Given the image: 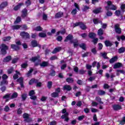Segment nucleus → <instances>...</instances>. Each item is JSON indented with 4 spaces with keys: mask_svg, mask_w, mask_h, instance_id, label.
<instances>
[{
    "mask_svg": "<svg viewBox=\"0 0 125 125\" xmlns=\"http://www.w3.org/2000/svg\"><path fill=\"white\" fill-rule=\"evenodd\" d=\"M107 6L105 7V9H106V10L108 11L109 9H111V10H116L117 9V7L115 6V5H113L111 1H107Z\"/></svg>",
    "mask_w": 125,
    "mask_h": 125,
    "instance_id": "1",
    "label": "nucleus"
},
{
    "mask_svg": "<svg viewBox=\"0 0 125 125\" xmlns=\"http://www.w3.org/2000/svg\"><path fill=\"white\" fill-rule=\"evenodd\" d=\"M17 96H18V94H17V93L15 92V93H13L11 98H10V95H9V94H7V95L4 96L3 97V98L4 99H6L7 100L8 99H13L14 98H16V97H17Z\"/></svg>",
    "mask_w": 125,
    "mask_h": 125,
    "instance_id": "2",
    "label": "nucleus"
},
{
    "mask_svg": "<svg viewBox=\"0 0 125 125\" xmlns=\"http://www.w3.org/2000/svg\"><path fill=\"white\" fill-rule=\"evenodd\" d=\"M67 110L66 109H63L62 110V114H64L62 116V119H65V122H68L69 121V118L68 116H69V113L66 112Z\"/></svg>",
    "mask_w": 125,
    "mask_h": 125,
    "instance_id": "3",
    "label": "nucleus"
},
{
    "mask_svg": "<svg viewBox=\"0 0 125 125\" xmlns=\"http://www.w3.org/2000/svg\"><path fill=\"white\" fill-rule=\"evenodd\" d=\"M2 79L3 80L0 83V85L1 86L2 85H4V84H7L8 82L7 81H6V80L8 79V76H7L6 74H4L2 77Z\"/></svg>",
    "mask_w": 125,
    "mask_h": 125,
    "instance_id": "4",
    "label": "nucleus"
},
{
    "mask_svg": "<svg viewBox=\"0 0 125 125\" xmlns=\"http://www.w3.org/2000/svg\"><path fill=\"white\" fill-rule=\"evenodd\" d=\"M1 53L2 54H6V50L8 49V47L5 45V44H2L0 47Z\"/></svg>",
    "mask_w": 125,
    "mask_h": 125,
    "instance_id": "5",
    "label": "nucleus"
},
{
    "mask_svg": "<svg viewBox=\"0 0 125 125\" xmlns=\"http://www.w3.org/2000/svg\"><path fill=\"white\" fill-rule=\"evenodd\" d=\"M12 29L13 30H18V29H20L21 28H22L23 30H27V26L23 25H14L12 27Z\"/></svg>",
    "mask_w": 125,
    "mask_h": 125,
    "instance_id": "6",
    "label": "nucleus"
},
{
    "mask_svg": "<svg viewBox=\"0 0 125 125\" xmlns=\"http://www.w3.org/2000/svg\"><path fill=\"white\" fill-rule=\"evenodd\" d=\"M74 27H77V26H80V28L82 30H85L86 29V26L85 24H83V22H77L74 24Z\"/></svg>",
    "mask_w": 125,
    "mask_h": 125,
    "instance_id": "7",
    "label": "nucleus"
},
{
    "mask_svg": "<svg viewBox=\"0 0 125 125\" xmlns=\"http://www.w3.org/2000/svg\"><path fill=\"white\" fill-rule=\"evenodd\" d=\"M23 119H24L25 122H27V123H29V122H30L31 121V119L30 118V115L27 113H24L23 115Z\"/></svg>",
    "mask_w": 125,
    "mask_h": 125,
    "instance_id": "8",
    "label": "nucleus"
},
{
    "mask_svg": "<svg viewBox=\"0 0 125 125\" xmlns=\"http://www.w3.org/2000/svg\"><path fill=\"white\" fill-rule=\"evenodd\" d=\"M21 36L22 37L23 39H29L30 35L29 33L26 32H21L20 34Z\"/></svg>",
    "mask_w": 125,
    "mask_h": 125,
    "instance_id": "9",
    "label": "nucleus"
},
{
    "mask_svg": "<svg viewBox=\"0 0 125 125\" xmlns=\"http://www.w3.org/2000/svg\"><path fill=\"white\" fill-rule=\"evenodd\" d=\"M29 96L30 97V99H32V100H36L37 99V97L36 96H33L34 94H35V91L31 90L29 93Z\"/></svg>",
    "mask_w": 125,
    "mask_h": 125,
    "instance_id": "10",
    "label": "nucleus"
},
{
    "mask_svg": "<svg viewBox=\"0 0 125 125\" xmlns=\"http://www.w3.org/2000/svg\"><path fill=\"white\" fill-rule=\"evenodd\" d=\"M115 30L117 34H121L122 33V29L120 28V25L116 24L115 25Z\"/></svg>",
    "mask_w": 125,
    "mask_h": 125,
    "instance_id": "11",
    "label": "nucleus"
},
{
    "mask_svg": "<svg viewBox=\"0 0 125 125\" xmlns=\"http://www.w3.org/2000/svg\"><path fill=\"white\" fill-rule=\"evenodd\" d=\"M123 67V64L121 62H117L114 65V69H117L118 68H121Z\"/></svg>",
    "mask_w": 125,
    "mask_h": 125,
    "instance_id": "12",
    "label": "nucleus"
},
{
    "mask_svg": "<svg viewBox=\"0 0 125 125\" xmlns=\"http://www.w3.org/2000/svg\"><path fill=\"white\" fill-rule=\"evenodd\" d=\"M72 89V87L69 85H65L63 86V90H67V91H70Z\"/></svg>",
    "mask_w": 125,
    "mask_h": 125,
    "instance_id": "13",
    "label": "nucleus"
},
{
    "mask_svg": "<svg viewBox=\"0 0 125 125\" xmlns=\"http://www.w3.org/2000/svg\"><path fill=\"white\" fill-rule=\"evenodd\" d=\"M6 6H7V2H4L2 3L0 5V10H1V9H3V8H4V7H6Z\"/></svg>",
    "mask_w": 125,
    "mask_h": 125,
    "instance_id": "14",
    "label": "nucleus"
},
{
    "mask_svg": "<svg viewBox=\"0 0 125 125\" xmlns=\"http://www.w3.org/2000/svg\"><path fill=\"white\" fill-rule=\"evenodd\" d=\"M72 39H73V36L70 34L66 37L65 40H64V42H68V41H70V42H72Z\"/></svg>",
    "mask_w": 125,
    "mask_h": 125,
    "instance_id": "15",
    "label": "nucleus"
},
{
    "mask_svg": "<svg viewBox=\"0 0 125 125\" xmlns=\"http://www.w3.org/2000/svg\"><path fill=\"white\" fill-rule=\"evenodd\" d=\"M62 16H63V12H59L55 15L56 18H59Z\"/></svg>",
    "mask_w": 125,
    "mask_h": 125,
    "instance_id": "16",
    "label": "nucleus"
},
{
    "mask_svg": "<svg viewBox=\"0 0 125 125\" xmlns=\"http://www.w3.org/2000/svg\"><path fill=\"white\" fill-rule=\"evenodd\" d=\"M28 14V13L27 12V9H24L22 10V13L21 16L22 17H26L27 16V15Z\"/></svg>",
    "mask_w": 125,
    "mask_h": 125,
    "instance_id": "17",
    "label": "nucleus"
},
{
    "mask_svg": "<svg viewBox=\"0 0 125 125\" xmlns=\"http://www.w3.org/2000/svg\"><path fill=\"white\" fill-rule=\"evenodd\" d=\"M31 45L33 47H36L38 46V42L34 40L31 42Z\"/></svg>",
    "mask_w": 125,
    "mask_h": 125,
    "instance_id": "18",
    "label": "nucleus"
},
{
    "mask_svg": "<svg viewBox=\"0 0 125 125\" xmlns=\"http://www.w3.org/2000/svg\"><path fill=\"white\" fill-rule=\"evenodd\" d=\"M113 108L114 110H121L122 109V107H121L120 105L115 104L113 105Z\"/></svg>",
    "mask_w": 125,
    "mask_h": 125,
    "instance_id": "19",
    "label": "nucleus"
},
{
    "mask_svg": "<svg viewBox=\"0 0 125 125\" xmlns=\"http://www.w3.org/2000/svg\"><path fill=\"white\" fill-rule=\"evenodd\" d=\"M117 60H118V57L115 56L109 61V62L110 63H114V62H116Z\"/></svg>",
    "mask_w": 125,
    "mask_h": 125,
    "instance_id": "20",
    "label": "nucleus"
},
{
    "mask_svg": "<svg viewBox=\"0 0 125 125\" xmlns=\"http://www.w3.org/2000/svg\"><path fill=\"white\" fill-rule=\"evenodd\" d=\"M93 12L95 14H97L98 13H100V12H101V8H99L94 10L93 11Z\"/></svg>",
    "mask_w": 125,
    "mask_h": 125,
    "instance_id": "21",
    "label": "nucleus"
},
{
    "mask_svg": "<svg viewBox=\"0 0 125 125\" xmlns=\"http://www.w3.org/2000/svg\"><path fill=\"white\" fill-rule=\"evenodd\" d=\"M22 5H23V3H22L19 4L18 5L15 6V7L14 8V10H18V9H19V8H20L21 7V6H22Z\"/></svg>",
    "mask_w": 125,
    "mask_h": 125,
    "instance_id": "22",
    "label": "nucleus"
},
{
    "mask_svg": "<svg viewBox=\"0 0 125 125\" xmlns=\"http://www.w3.org/2000/svg\"><path fill=\"white\" fill-rule=\"evenodd\" d=\"M11 48L14 49V50H18L19 49V46H16L15 44H12L11 45Z\"/></svg>",
    "mask_w": 125,
    "mask_h": 125,
    "instance_id": "23",
    "label": "nucleus"
},
{
    "mask_svg": "<svg viewBox=\"0 0 125 125\" xmlns=\"http://www.w3.org/2000/svg\"><path fill=\"white\" fill-rule=\"evenodd\" d=\"M38 83V80H35V79H31V80L29 81V84L30 85H31V84H33V83Z\"/></svg>",
    "mask_w": 125,
    "mask_h": 125,
    "instance_id": "24",
    "label": "nucleus"
},
{
    "mask_svg": "<svg viewBox=\"0 0 125 125\" xmlns=\"http://www.w3.org/2000/svg\"><path fill=\"white\" fill-rule=\"evenodd\" d=\"M60 50H61V47H59L56 48L53 51L52 53H53V54L57 53V52L60 51Z\"/></svg>",
    "mask_w": 125,
    "mask_h": 125,
    "instance_id": "25",
    "label": "nucleus"
},
{
    "mask_svg": "<svg viewBox=\"0 0 125 125\" xmlns=\"http://www.w3.org/2000/svg\"><path fill=\"white\" fill-rule=\"evenodd\" d=\"M18 82L21 83V87H23L24 85H23V78H20L18 79Z\"/></svg>",
    "mask_w": 125,
    "mask_h": 125,
    "instance_id": "26",
    "label": "nucleus"
},
{
    "mask_svg": "<svg viewBox=\"0 0 125 125\" xmlns=\"http://www.w3.org/2000/svg\"><path fill=\"white\" fill-rule=\"evenodd\" d=\"M104 33V31H103V29L102 28H100L98 31V36H102Z\"/></svg>",
    "mask_w": 125,
    "mask_h": 125,
    "instance_id": "27",
    "label": "nucleus"
},
{
    "mask_svg": "<svg viewBox=\"0 0 125 125\" xmlns=\"http://www.w3.org/2000/svg\"><path fill=\"white\" fill-rule=\"evenodd\" d=\"M16 74H15L13 76L14 80H16V79H18V75H20V73L18 72L17 70L16 71Z\"/></svg>",
    "mask_w": 125,
    "mask_h": 125,
    "instance_id": "28",
    "label": "nucleus"
},
{
    "mask_svg": "<svg viewBox=\"0 0 125 125\" xmlns=\"http://www.w3.org/2000/svg\"><path fill=\"white\" fill-rule=\"evenodd\" d=\"M11 60V56H8L6 57L5 59L3 60V62H8Z\"/></svg>",
    "mask_w": 125,
    "mask_h": 125,
    "instance_id": "29",
    "label": "nucleus"
},
{
    "mask_svg": "<svg viewBox=\"0 0 125 125\" xmlns=\"http://www.w3.org/2000/svg\"><path fill=\"white\" fill-rule=\"evenodd\" d=\"M47 65H48V62H43L42 63H40L41 67H46Z\"/></svg>",
    "mask_w": 125,
    "mask_h": 125,
    "instance_id": "30",
    "label": "nucleus"
},
{
    "mask_svg": "<svg viewBox=\"0 0 125 125\" xmlns=\"http://www.w3.org/2000/svg\"><path fill=\"white\" fill-rule=\"evenodd\" d=\"M96 36V34L94 33H90L89 34V37L91 39H94V38H95Z\"/></svg>",
    "mask_w": 125,
    "mask_h": 125,
    "instance_id": "31",
    "label": "nucleus"
},
{
    "mask_svg": "<svg viewBox=\"0 0 125 125\" xmlns=\"http://www.w3.org/2000/svg\"><path fill=\"white\" fill-rule=\"evenodd\" d=\"M104 43L106 46H111L112 45V42L109 41H106Z\"/></svg>",
    "mask_w": 125,
    "mask_h": 125,
    "instance_id": "32",
    "label": "nucleus"
},
{
    "mask_svg": "<svg viewBox=\"0 0 125 125\" xmlns=\"http://www.w3.org/2000/svg\"><path fill=\"white\" fill-rule=\"evenodd\" d=\"M3 42H8V41H10L11 40V37L8 36L4 37L2 39Z\"/></svg>",
    "mask_w": 125,
    "mask_h": 125,
    "instance_id": "33",
    "label": "nucleus"
},
{
    "mask_svg": "<svg viewBox=\"0 0 125 125\" xmlns=\"http://www.w3.org/2000/svg\"><path fill=\"white\" fill-rule=\"evenodd\" d=\"M20 22H21V18H20V17H18L14 22V24H18Z\"/></svg>",
    "mask_w": 125,
    "mask_h": 125,
    "instance_id": "34",
    "label": "nucleus"
},
{
    "mask_svg": "<svg viewBox=\"0 0 125 125\" xmlns=\"http://www.w3.org/2000/svg\"><path fill=\"white\" fill-rule=\"evenodd\" d=\"M33 72V69L31 68L30 70L26 74L27 77H31L32 76V72Z\"/></svg>",
    "mask_w": 125,
    "mask_h": 125,
    "instance_id": "35",
    "label": "nucleus"
},
{
    "mask_svg": "<svg viewBox=\"0 0 125 125\" xmlns=\"http://www.w3.org/2000/svg\"><path fill=\"white\" fill-rule=\"evenodd\" d=\"M40 59V57H35L34 58H32L31 59H30L31 61H32V62H35V61H37V60H39Z\"/></svg>",
    "mask_w": 125,
    "mask_h": 125,
    "instance_id": "36",
    "label": "nucleus"
},
{
    "mask_svg": "<svg viewBox=\"0 0 125 125\" xmlns=\"http://www.w3.org/2000/svg\"><path fill=\"white\" fill-rule=\"evenodd\" d=\"M65 33H66V31L65 30V29H63L62 31H58L57 32V36L60 35V34H61V35H64V34H65Z\"/></svg>",
    "mask_w": 125,
    "mask_h": 125,
    "instance_id": "37",
    "label": "nucleus"
},
{
    "mask_svg": "<svg viewBox=\"0 0 125 125\" xmlns=\"http://www.w3.org/2000/svg\"><path fill=\"white\" fill-rule=\"evenodd\" d=\"M121 39L122 41L125 40V36H124V35H122L121 37L117 36V40H118V41H120L121 40Z\"/></svg>",
    "mask_w": 125,
    "mask_h": 125,
    "instance_id": "38",
    "label": "nucleus"
},
{
    "mask_svg": "<svg viewBox=\"0 0 125 125\" xmlns=\"http://www.w3.org/2000/svg\"><path fill=\"white\" fill-rule=\"evenodd\" d=\"M125 48L124 47L120 48L118 50V52L119 53H123V52H125Z\"/></svg>",
    "mask_w": 125,
    "mask_h": 125,
    "instance_id": "39",
    "label": "nucleus"
},
{
    "mask_svg": "<svg viewBox=\"0 0 125 125\" xmlns=\"http://www.w3.org/2000/svg\"><path fill=\"white\" fill-rule=\"evenodd\" d=\"M66 82L68 83H72L73 82H74V80H73L72 78H68L66 79Z\"/></svg>",
    "mask_w": 125,
    "mask_h": 125,
    "instance_id": "40",
    "label": "nucleus"
},
{
    "mask_svg": "<svg viewBox=\"0 0 125 125\" xmlns=\"http://www.w3.org/2000/svg\"><path fill=\"white\" fill-rule=\"evenodd\" d=\"M39 36L40 38H45V37H46V34L44 33H40Z\"/></svg>",
    "mask_w": 125,
    "mask_h": 125,
    "instance_id": "41",
    "label": "nucleus"
},
{
    "mask_svg": "<svg viewBox=\"0 0 125 125\" xmlns=\"http://www.w3.org/2000/svg\"><path fill=\"white\" fill-rule=\"evenodd\" d=\"M59 95V94L57 92H53V93L51 94V96L52 97H58Z\"/></svg>",
    "mask_w": 125,
    "mask_h": 125,
    "instance_id": "42",
    "label": "nucleus"
},
{
    "mask_svg": "<svg viewBox=\"0 0 125 125\" xmlns=\"http://www.w3.org/2000/svg\"><path fill=\"white\" fill-rule=\"evenodd\" d=\"M96 101L99 102V103H100V104H103V102H101V98H100V97H96Z\"/></svg>",
    "mask_w": 125,
    "mask_h": 125,
    "instance_id": "43",
    "label": "nucleus"
},
{
    "mask_svg": "<svg viewBox=\"0 0 125 125\" xmlns=\"http://www.w3.org/2000/svg\"><path fill=\"white\" fill-rule=\"evenodd\" d=\"M35 31H41L42 30V28L41 26H37L35 29Z\"/></svg>",
    "mask_w": 125,
    "mask_h": 125,
    "instance_id": "44",
    "label": "nucleus"
},
{
    "mask_svg": "<svg viewBox=\"0 0 125 125\" xmlns=\"http://www.w3.org/2000/svg\"><path fill=\"white\" fill-rule=\"evenodd\" d=\"M74 47H78L79 46V43H78V41L76 40L73 42Z\"/></svg>",
    "mask_w": 125,
    "mask_h": 125,
    "instance_id": "45",
    "label": "nucleus"
},
{
    "mask_svg": "<svg viewBox=\"0 0 125 125\" xmlns=\"http://www.w3.org/2000/svg\"><path fill=\"white\" fill-rule=\"evenodd\" d=\"M80 47L82 48L83 49H85L86 48V46H85V44L84 43H82L80 45Z\"/></svg>",
    "mask_w": 125,
    "mask_h": 125,
    "instance_id": "46",
    "label": "nucleus"
},
{
    "mask_svg": "<svg viewBox=\"0 0 125 125\" xmlns=\"http://www.w3.org/2000/svg\"><path fill=\"white\" fill-rule=\"evenodd\" d=\"M115 15L116 16H121V11L119 10H117L115 11Z\"/></svg>",
    "mask_w": 125,
    "mask_h": 125,
    "instance_id": "47",
    "label": "nucleus"
},
{
    "mask_svg": "<svg viewBox=\"0 0 125 125\" xmlns=\"http://www.w3.org/2000/svg\"><path fill=\"white\" fill-rule=\"evenodd\" d=\"M98 94H99L100 95H103L105 94V91L100 90L98 91Z\"/></svg>",
    "mask_w": 125,
    "mask_h": 125,
    "instance_id": "48",
    "label": "nucleus"
},
{
    "mask_svg": "<svg viewBox=\"0 0 125 125\" xmlns=\"http://www.w3.org/2000/svg\"><path fill=\"white\" fill-rule=\"evenodd\" d=\"M92 113H96V112H98V109L94 108H92L91 109Z\"/></svg>",
    "mask_w": 125,
    "mask_h": 125,
    "instance_id": "49",
    "label": "nucleus"
},
{
    "mask_svg": "<svg viewBox=\"0 0 125 125\" xmlns=\"http://www.w3.org/2000/svg\"><path fill=\"white\" fill-rule=\"evenodd\" d=\"M106 15L107 16H112V15H113V13H112V12H111L110 11H108L106 12Z\"/></svg>",
    "mask_w": 125,
    "mask_h": 125,
    "instance_id": "50",
    "label": "nucleus"
},
{
    "mask_svg": "<svg viewBox=\"0 0 125 125\" xmlns=\"http://www.w3.org/2000/svg\"><path fill=\"white\" fill-rule=\"evenodd\" d=\"M47 86H48V88H51V86H52V82H49L48 83Z\"/></svg>",
    "mask_w": 125,
    "mask_h": 125,
    "instance_id": "51",
    "label": "nucleus"
},
{
    "mask_svg": "<svg viewBox=\"0 0 125 125\" xmlns=\"http://www.w3.org/2000/svg\"><path fill=\"white\" fill-rule=\"evenodd\" d=\"M22 99V100H25L26 98H27V94H23L21 95Z\"/></svg>",
    "mask_w": 125,
    "mask_h": 125,
    "instance_id": "52",
    "label": "nucleus"
},
{
    "mask_svg": "<svg viewBox=\"0 0 125 125\" xmlns=\"http://www.w3.org/2000/svg\"><path fill=\"white\" fill-rule=\"evenodd\" d=\"M97 105H98V103L95 102L94 101L92 102V106H93V107H94L95 106H97Z\"/></svg>",
    "mask_w": 125,
    "mask_h": 125,
    "instance_id": "53",
    "label": "nucleus"
},
{
    "mask_svg": "<svg viewBox=\"0 0 125 125\" xmlns=\"http://www.w3.org/2000/svg\"><path fill=\"white\" fill-rule=\"evenodd\" d=\"M72 14L73 15H75V14H77V9H74L72 10V12H71Z\"/></svg>",
    "mask_w": 125,
    "mask_h": 125,
    "instance_id": "54",
    "label": "nucleus"
},
{
    "mask_svg": "<svg viewBox=\"0 0 125 125\" xmlns=\"http://www.w3.org/2000/svg\"><path fill=\"white\" fill-rule=\"evenodd\" d=\"M92 67V66L89 65V64H86V69H87L88 70H90L91 69V67Z\"/></svg>",
    "mask_w": 125,
    "mask_h": 125,
    "instance_id": "55",
    "label": "nucleus"
},
{
    "mask_svg": "<svg viewBox=\"0 0 125 125\" xmlns=\"http://www.w3.org/2000/svg\"><path fill=\"white\" fill-rule=\"evenodd\" d=\"M85 73V70H83V69H81L79 71V73L81 74H84Z\"/></svg>",
    "mask_w": 125,
    "mask_h": 125,
    "instance_id": "56",
    "label": "nucleus"
},
{
    "mask_svg": "<svg viewBox=\"0 0 125 125\" xmlns=\"http://www.w3.org/2000/svg\"><path fill=\"white\" fill-rule=\"evenodd\" d=\"M27 66H28V64H27V63H23L21 65V68H26V67H27Z\"/></svg>",
    "mask_w": 125,
    "mask_h": 125,
    "instance_id": "57",
    "label": "nucleus"
},
{
    "mask_svg": "<svg viewBox=\"0 0 125 125\" xmlns=\"http://www.w3.org/2000/svg\"><path fill=\"white\" fill-rule=\"evenodd\" d=\"M93 22H94V24H98L99 21H98V19H94L93 20Z\"/></svg>",
    "mask_w": 125,
    "mask_h": 125,
    "instance_id": "58",
    "label": "nucleus"
},
{
    "mask_svg": "<svg viewBox=\"0 0 125 125\" xmlns=\"http://www.w3.org/2000/svg\"><path fill=\"white\" fill-rule=\"evenodd\" d=\"M13 71V67H11L10 69L8 70V74H11Z\"/></svg>",
    "mask_w": 125,
    "mask_h": 125,
    "instance_id": "59",
    "label": "nucleus"
},
{
    "mask_svg": "<svg viewBox=\"0 0 125 125\" xmlns=\"http://www.w3.org/2000/svg\"><path fill=\"white\" fill-rule=\"evenodd\" d=\"M83 118H84V116L82 115L78 117V121H82V120H83Z\"/></svg>",
    "mask_w": 125,
    "mask_h": 125,
    "instance_id": "60",
    "label": "nucleus"
},
{
    "mask_svg": "<svg viewBox=\"0 0 125 125\" xmlns=\"http://www.w3.org/2000/svg\"><path fill=\"white\" fill-rule=\"evenodd\" d=\"M76 106H78V107H81L82 106V102H78V103L76 104Z\"/></svg>",
    "mask_w": 125,
    "mask_h": 125,
    "instance_id": "61",
    "label": "nucleus"
},
{
    "mask_svg": "<svg viewBox=\"0 0 125 125\" xmlns=\"http://www.w3.org/2000/svg\"><path fill=\"white\" fill-rule=\"evenodd\" d=\"M25 4L27 6H29L30 4H31V1L30 0H28L27 1L25 2Z\"/></svg>",
    "mask_w": 125,
    "mask_h": 125,
    "instance_id": "62",
    "label": "nucleus"
},
{
    "mask_svg": "<svg viewBox=\"0 0 125 125\" xmlns=\"http://www.w3.org/2000/svg\"><path fill=\"white\" fill-rule=\"evenodd\" d=\"M62 36H59L57 38V41H58V42H61L62 41Z\"/></svg>",
    "mask_w": 125,
    "mask_h": 125,
    "instance_id": "63",
    "label": "nucleus"
},
{
    "mask_svg": "<svg viewBox=\"0 0 125 125\" xmlns=\"http://www.w3.org/2000/svg\"><path fill=\"white\" fill-rule=\"evenodd\" d=\"M97 42H98V38L94 39L93 40V42L95 44V43H97Z\"/></svg>",
    "mask_w": 125,
    "mask_h": 125,
    "instance_id": "64",
    "label": "nucleus"
}]
</instances>
